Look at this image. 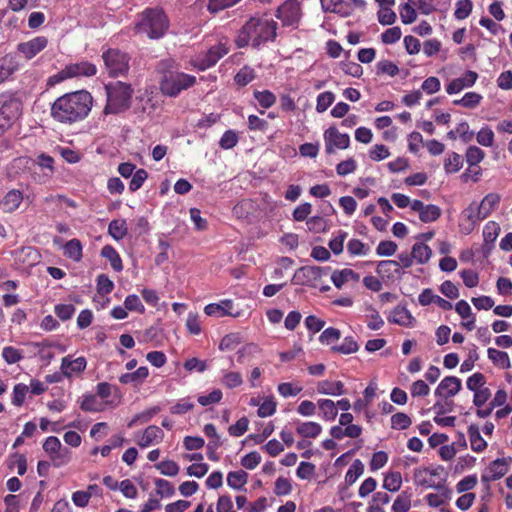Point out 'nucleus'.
<instances>
[{"mask_svg":"<svg viewBox=\"0 0 512 512\" xmlns=\"http://www.w3.org/2000/svg\"><path fill=\"white\" fill-rule=\"evenodd\" d=\"M93 105V98L86 90L67 93L58 97L51 106V117L61 124L71 125L85 119Z\"/></svg>","mask_w":512,"mask_h":512,"instance_id":"1","label":"nucleus"},{"mask_svg":"<svg viewBox=\"0 0 512 512\" xmlns=\"http://www.w3.org/2000/svg\"><path fill=\"white\" fill-rule=\"evenodd\" d=\"M277 23L264 17L250 18L239 31L235 43L238 48H243L252 44L254 48H259L267 41H273L276 38Z\"/></svg>","mask_w":512,"mask_h":512,"instance_id":"2","label":"nucleus"},{"mask_svg":"<svg viewBox=\"0 0 512 512\" xmlns=\"http://www.w3.org/2000/svg\"><path fill=\"white\" fill-rule=\"evenodd\" d=\"M502 196L497 192H490L480 202H471L461 212L460 228L464 233H470L482 219L489 218L501 205Z\"/></svg>","mask_w":512,"mask_h":512,"instance_id":"3","label":"nucleus"},{"mask_svg":"<svg viewBox=\"0 0 512 512\" xmlns=\"http://www.w3.org/2000/svg\"><path fill=\"white\" fill-rule=\"evenodd\" d=\"M157 72L161 74L160 89L163 94L176 96L182 90L191 87L195 83V77L178 72L175 62L171 59H165L158 63Z\"/></svg>","mask_w":512,"mask_h":512,"instance_id":"4","label":"nucleus"},{"mask_svg":"<svg viewBox=\"0 0 512 512\" xmlns=\"http://www.w3.org/2000/svg\"><path fill=\"white\" fill-rule=\"evenodd\" d=\"M105 90L107 94L105 114H118L129 109L133 94V89L129 84L117 81L107 84Z\"/></svg>","mask_w":512,"mask_h":512,"instance_id":"5","label":"nucleus"},{"mask_svg":"<svg viewBox=\"0 0 512 512\" xmlns=\"http://www.w3.org/2000/svg\"><path fill=\"white\" fill-rule=\"evenodd\" d=\"M169 27V21L162 9H146L142 14V20L136 28L139 33L146 34L151 39L161 38Z\"/></svg>","mask_w":512,"mask_h":512,"instance_id":"6","label":"nucleus"},{"mask_svg":"<svg viewBox=\"0 0 512 512\" xmlns=\"http://www.w3.org/2000/svg\"><path fill=\"white\" fill-rule=\"evenodd\" d=\"M466 387L473 393L475 407H483L489 401L492 392L486 385V376L481 372H475L466 380Z\"/></svg>","mask_w":512,"mask_h":512,"instance_id":"7","label":"nucleus"},{"mask_svg":"<svg viewBox=\"0 0 512 512\" xmlns=\"http://www.w3.org/2000/svg\"><path fill=\"white\" fill-rule=\"evenodd\" d=\"M102 58L112 77L123 75L129 69V57L118 49H108L102 54Z\"/></svg>","mask_w":512,"mask_h":512,"instance_id":"8","label":"nucleus"},{"mask_svg":"<svg viewBox=\"0 0 512 512\" xmlns=\"http://www.w3.org/2000/svg\"><path fill=\"white\" fill-rule=\"evenodd\" d=\"M330 272V267L318 266H304L296 270L292 281L296 285H307L316 287L317 281L322 276H327Z\"/></svg>","mask_w":512,"mask_h":512,"instance_id":"9","label":"nucleus"},{"mask_svg":"<svg viewBox=\"0 0 512 512\" xmlns=\"http://www.w3.org/2000/svg\"><path fill=\"white\" fill-rule=\"evenodd\" d=\"M1 103L0 118H3V123H0V128L4 131L10 127L13 121L18 119L21 114L22 104L16 98H10Z\"/></svg>","mask_w":512,"mask_h":512,"instance_id":"10","label":"nucleus"},{"mask_svg":"<svg viewBox=\"0 0 512 512\" xmlns=\"http://www.w3.org/2000/svg\"><path fill=\"white\" fill-rule=\"evenodd\" d=\"M97 72V68L94 64L88 61H82L78 63H72L67 65L64 69H62L58 74L59 80H64L66 78L72 77H80L86 76L90 77L95 75Z\"/></svg>","mask_w":512,"mask_h":512,"instance_id":"11","label":"nucleus"},{"mask_svg":"<svg viewBox=\"0 0 512 512\" xmlns=\"http://www.w3.org/2000/svg\"><path fill=\"white\" fill-rule=\"evenodd\" d=\"M324 137L327 153H332L335 149H345L350 144L349 134L337 127L328 128L325 131Z\"/></svg>","mask_w":512,"mask_h":512,"instance_id":"12","label":"nucleus"},{"mask_svg":"<svg viewBox=\"0 0 512 512\" xmlns=\"http://www.w3.org/2000/svg\"><path fill=\"white\" fill-rule=\"evenodd\" d=\"M462 388L461 379L457 376H445L434 390L435 397H444L446 399H452Z\"/></svg>","mask_w":512,"mask_h":512,"instance_id":"13","label":"nucleus"},{"mask_svg":"<svg viewBox=\"0 0 512 512\" xmlns=\"http://www.w3.org/2000/svg\"><path fill=\"white\" fill-rule=\"evenodd\" d=\"M412 211L418 213L420 220L423 223H432V221H437L439 217H441L442 211L438 205L434 204H424L423 201H419V199H415L411 204Z\"/></svg>","mask_w":512,"mask_h":512,"instance_id":"14","label":"nucleus"},{"mask_svg":"<svg viewBox=\"0 0 512 512\" xmlns=\"http://www.w3.org/2000/svg\"><path fill=\"white\" fill-rule=\"evenodd\" d=\"M277 17L284 25H293L300 18V4L298 0H287L277 10Z\"/></svg>","mask_w":512,"mask_h":512,"instance_id":"15","label":"nucleus"},{"mask_svg":"<svg viewBox=\"0 0 512 512\" xmlns=\"http://www.w3.org/2000/svg\"><path fill=\"white\" fill-rule=\"evenodd\" d=\"M511 461L507 458H497L490 462L481 475L483 481L499 480L503 475L507 474Z\"/></svg>","mask_w":512,"mask_h":512,"instance_id":"16","label":"nucleus"},{"mask_svg":"<svg viewBox=\"0 0 512 512\" xmlns=\"http://www.w3.org/2000/svg\"><path fill=\"white\" fill-rule=\"evenodd\" d=\"M478 79V73L476 71H466L461 77L453 79L446 85V91L448 95H454V93L462 92L467 87L474 86Z\"/></svg>","mask_w":512,"mask_h":512,"instance_id":"17","label":"nucleus"},{"mask_svg":"<svg viewBox=\"0 0 512 512\" xmlns=\"http://www.w3.org/2000/svg\"><path fill=\"white\" fill-rule=\"evenodd\" d=\"M229 49L224 45L219 43L218 45L212 46L206 54L198 59V68L200 70H205L213 65H215L223 56L228 54Z\"/></svg>","mask_w":512,"mask_h":512,"instance_id":"18","label":"nucleus"},{"mask_svg":"<svg viewBox=\"0 0 512 512\" xmlns=\"http://www.w3.org/2000/svg\"><path fill=\"white\" fill-rule=\"evenodd\" d=\"M378 5L377 20L381 25H394L397 14L393 10L396 0H375Z\"/></svg>","mask_w":512,"mask_h":512,"instance_id":"19","label":"nucleus"},{"mask_svg":"<svg viewBox=\"0 0 512 512\" xmlns=\"http://www.w3.org/2000/svg\"><path fill=\"white\" fill-rule=\"evenodd\" d=\"M454 308L462 318L461 326L469 331L474 330V328H476V316L473 313L470 303L466 302V300H458Z\"/></svg>","mask_w":512,"mask_h":512,"instance_id":"20","label":"nucleus"},{"mask_svg":"<svg viewBox=\"0 0 512 512\" xmlns=\"http://www.w3.org/2000/svg\"><path fill=\"white\" fill-rule=\"evenodd\" d=\"M438 474L437 468L418 467L414 470V482L417 486L435 487V477Z\"/></svg>","mask_w":512,"mask_h":512,"instance_id":"21","label":"nucleus"},{"mask_svg":"<svg viewBox=\"0 0 512 512\" xmlns=\"http://www.w3.org/2000/svg\"><path fill=\"white\" fill-rule=\"evenodd\" d=\"M387 320L403 327H413L415 325V317L405 306H395L387 316Z\"/></svg>","mask_w":512,"mask_h":512,"instance_id":"22","label":"nucleus"},{"mask_svg":"<svg viewBox=\"0 0 512 512\" xmlns=\"http://www.w3.org/2000/svg\"><path fill=\"white\" fill-rule=\"evenodd\" d=\"M47 39L45 37H36L28 42L20 43L18 51L23 54L26 59H32L40 51L47 46Z\"/></svg>","mask_w":512,"mask_h":512,"instance_id":"23","label":"nucleus"},{"mask_svg":"<svg viewBox=\"0 0 512 512\" xmlns=\"http://www.w3.org/2000/svg\"><path fill=\"white\" fill-rule=\"evenodd\" d=\"M376 271L383 279H395L401 275V266L397 260H381Z\"/></svg>","mask_w":512,"mask_h":512,"instance_id":"24","label":"nucleus"},{"mask_svg":"<svg viewBox=\"0 0 512 512\" xmlns=\"http://www.w3.org/2000/svg\"><path fill=\"white\" fill-rule=\"evenodd\" d=\"M164 437L163 431L155 425L148 426L139 437L137 444L140 447H148L150 444L159 443Z\"/></svg>","mask_w":512,"mask_h":512,"instance_id":"25","label":"nucleus"},{"mask_svg":"<svg viewBox=\"0 0 512 512\" xmlns=\"http://www.w3.org/2000/svg\"><path fill=\"white\" fill-rule=\"evenodd\" d=\"M23 201V194L17 189H12L6 193L0 202L3 211L6 213L14 212Z\"/></svg>","mask_w":512,"mask_h":512,"instance_id":"26","label":"nucleus"},{"mask_svg":"<svg viewBox=\"0 0 512 512\" xmlns=\"http://www.w3.org/2000/svg\"><path fill=\"white\" fill-rule=\"evenodd\" d=\"M86 359L78 357L71 360L69 356L64 357L61 363V370L64 376L70 377L73 373L82 372L86 368Z\"/></svg>","mask_w":512,"mask_h":512,"instance_id":"27","label":"nucleus"},{"mask_svg":"<svg viewBox=\"0 0 512 512\" xmlns=\"http://www.w3.org/2000/svg\"><path fill=\"white\" fill-rule=\"evenodd\" d=\"M467 434L473 451L480 453V451H484L487 448L488 443L483 439L476 425H470Z\"/></svg>","mask_w":512,"mask_h":512,"instance_id":"28","label":"nucleus"},{"mask_svg":"<svg viewBox=\"0 0 512 512\" xmlns=\"http://www.w3.org/2000/svg\"><path fill=\"white\" fill-rule=\"evenodd\" d=\"M433 251L429 245L424 242H416L412 247L413 261L416 260L419 264H425L432 257Z\"/></svg>","mask_w":512,"mask_h":512,"instance_id":"29","label":"nucleus"},{"mask_svg":"<svg viewBox=\"0 0 512 512\" xmlns=\"http://www.w3.org/2000/svg\"><path fill=\"white\" fill-rule=\"evenodd\" d=\"M487 352L490 361H492V363L496 365V367H511V360L508 352L501 351V349L497 348H488Z\"/></svg>","mask_w":512,"mask_h":512,"instance_id":"30","label":"nucleus"},{"mask_svg":"<svg viewBox=\"0 0 512 512\" xmlns=\"http://www.w3.org/2000/svg\"><path fill=\"white\" fill-rule=\"evenodd\" d=\"M402 481L400 471H387L383 478V487L389 492H398L402 487Z\"/></svg>","mask_w":512,"mask_h":512,"instance_id":"31","label":"nucleus"},{"mask_svg":"<svg viewBox=\"0 0 512 512\" xmlns=\"http://www.w3.org/2000/svg\"><path fill=\"white\" fill-rule=\"evenodd\" d=\"M17 69L15 57L7 54L0 58V83L6 80Z\"/></svg>","mask_w":512,"mask_h":512,"instance_id":"32","label":"nucleus"},{"mask_svg":"<svg viewBox=\"0 0 512 512\" xmlns=\"http://www.w3.org/2000/svg\"><path fill=\"white\" fill-rule=\"evenodd\" d=\"M412 507V495L409 492H401L391 505V512H408Z\"/></svg>","mask_w":512,"mask_h":512,"instance_id":"33","label":"nucleus"},{"mask_svg":"<svg viewBox=\"0 0 512 512\" xmlns=\"http://www.w3.org/2000/svg\"><path fill=\"white\" fill-rule=\"evenodd\" d=\"M107 402L98 401L96 395H86L81 402L80 408L87 412H101L105 410Z\"/></svg>","mask_w":512,"mask_h":512,"instance_id":"34","label":"nucleus"},{"mask_svg":"<svg viewBox=\"0 0 512 512\" xmlns=\"http://www.w3.org/2000/svg\"><path fill=\"white\" fill-rule=\"evenodd\" d=\"M149 371L145 366L139 367L136 371L132 373H126L120 376L119 381L122 384L129 383H141L144 379L148 377Z\"/></svg>","mask_w":512,"mask_h":512,"instance_id":"35","label":"nucleus"},{"mask_svg":"<svg viewBox=\"0 0 512 512\" xmlns=\"http://www.w3.org/2000/svg\"><path fill=\"white\" fill-rule=\"evenodd\" d=\"M501 233V226L495 220L485 223L483 228V241L485 243H494Z\"/></svg>","mask_w":512,"mask_h":512,"instance_id":"36","label":"nucleus"},{"mask_svg":"<svg viewBox=\"0 0 512 512\" xmlns=\"http://www.w3.org/2000/svg\"><path fill=\"white\" fill-rule=\"evenodd\" d=\"M321 430L322 427L315 422L300 423L296 428L297 433L305 438H315L320 434Z\"/></svg>","mask_w":512,"mask_h":512,"instance_id":"37","label":"nucleus"},{"mask_svg":"<svg viewBox=\"0 0 512 512\" xmlns=\"http://www.w3.org/2000/svg\"><path fill=\"white\" fill-rule=\"evenodd\" d=\"M476 140L483 147H493L495 144V132L490 126H482L476 134Z\"/></svg>","mask_w":512,"mask_h":512,"instance_id":"38","label":"nucleus"},{"mask_svg":"<svg viewBox=\"0 0 512 512\" xmlns=\"http://www.w3.org/2000/svg\"><path fill=\"white\" fill-rule=\"evenodd\" d=\"M247 480L248 474L243 470L229 472L227 476V484L235 490L242 489Z\"/></svg>","mask_w":512,"mask_h":512,"instance_id":"39","label":"nucleus"},{"mask_svg":"<svg viewBox=\"0 0 512 512\" xmlns=\"http://www.w3.org/2000/svg\"><path fill=\"white\" fill-rule=\"evenodd\" d=\"M463 167V158L459 153H448L444 159V168L446 172L453 173L458 172V170Z\"/></svg>","mask_w":512,"mask_h":512,"instance_id":"40","label":"nucleus"},{"mask_svg":"<svg viewBox=\"0 0 512 512\" xmlns=\"http://www.w3.org/2000/svg\"><path fill=\"white\" fill-rule=\"evenodd\" d=\"M101 255L110 261L115 271H121L123 269L121 258L112 246H104L101 250Z\"/></svg>","mask_w":512,"mask_h":512,"instance_id":"41","label":"nucleus"},{"mask_svg":"<svg viewBox=\"0 0 512 512\" xmlns=\"http://www.w3.org/2000/svg\"><path fill=\"white\" fill-rule=\"evenodd\" d=\"M398 10L402 23L409 25V23L415 22L417 18V11L411 3L399 4Z\"/></svg>","mask_w":512,"mask_h":512,"instance_id":"42","label":"nucleus"},{"mask_svg":"<svg viewBox=\"0 0 512 512\" xmlns=\"http://www.w3.org/2000/svg\"><path fill=\"white\" fill-rule=\"evenodd\" d=\"M64 254L74 261H79L82 258L81 242L78 239L68 241L64 246Z\"/></svg>","mask_w":512,"mask_h":512,"instance_id":"43","label":"nucleus"},{"mask_svg":"<svg viewBox=\"0 0 512 512\" xmlns=\"http://www.w3.org/2000/svg\"><path fill=\"white\" fill-rule=\"evenodd\" d=\"M317 390L322 394L341 395L343 393V384L340 381H322L318 383Z\"/></svg>","mask_w":512,"mask_h":512,"instance_id":"44","label":"nucleus"},{"mask_svg":"<svg viewBox=\"0 0 512 512\" xmlns=\"http://www.w3.org/2000/svg\"><path fill=\"white\" fill-rule=\"evenodd\" d=\"M482 95L477 92H467L459 100H454V105H461L465 108H476L482 101Z\"/></svg>","mask_w":512,"mask_h":512,"instance_id":"45","label":"nucleus"},{"mask_svg":"<svg viewBox=\"0 0 512 512\" xmlns=\"http://www.w3.org/2000/svg\"><path fill=\"white\" fill-rule=\"evenodd\" d=\"M127 224L125 220H113L110 222L108 227L109 234L115 240L123 239L127 234Z\"/></svg>","mask_w":512,"mask_h":512,"instance_id":"46","label":"nucleus"},{"mask_svg":"<svg viewBox=\"0 0 512 512\" xmlns=\"http://www.w3.org/2000/svg\"><path fill=\"white\" fill-rule=\"evenodd\" d=\"M472 8L473 3L471 0H458L455 3L454 17L459 20L466 19V17L470 16Z\"/></svg>","mask_w":512,"mask_h":512,"instance_id":"47","label":"nucleus"},{"mask_svg":"<svg viewBox=\"0 0 512 512\" xmlns=\"http://www.w3.org/2000/svg\"><path fill=\"white\" fill-rule=\"evenodd\" d=\"M436 402L432 405V410L435 413V416H440V414L450 413L454 409L453 400H447L445 397H436Z\"/></svg>","mask_w":512,"mask_h":512,"instance_id":"48","label":"nucleus"},{"mask_svg":"<svg viewBox=\"0 0 512 512\" xmlns=\"http://www.w3.org/2000/svg\"><path fill=\"white\" fill-rule=\"evenodd\" d=\"M412 424L411 416L407 413L398 412L391 416V427L393 429H406Z\"/></svg>","mask_w":512,"mask_h":512,"instance_id":"49","label":"nucleus"},{"mask_svg":"<svg viewBox=\"0 0 512 512\" xmlns=\"http://www.w3.org/2000/svg\"><path fill=\"white\" fill-rule=\"evenodd\" d=\"M242 341L239 333H231L224 336L219 344L221 351H230L236 348Z\"/></svg>","mask_w":512,"mask_h":512,"instance_id":"50","label":"nucleus"},{"mask_svg":"<svg viewBox=\"0 0 512 512\" xmlns=\"http://www.w3.org/2000/svg\"><path fill=\"white\" fill-rule=\"evenodd\" d=\"M259 352L260 348L256 344H247L237 351V361L239 363H244Z\"/></svg>","mask_w":512,"mask_h":512,"instance_id":"51","label":"nucleus"},{"mask_svg":"<svg viewBox=\"0 0 512 512\" xmlns=\"http://www.w3.org/2000/svg\"><path fill=\"white\" fill-rule=\"evenodd\" d=\"M352 278V269L335 270L331 274V280L336 288H341Z\"/></svg>","mask_w":512,"mask_h":512,"instance_id":"52","label":"nucleus"},{"mask_svg":"<svg viewBox=\"0 0 512 512\" xmlns=\"http://www.w3.org/2000/svg\"><path fill=\"white\" fill-rule=\"evenodd\" d=\"M377 73L378 74H387L390 77H394L399 72L398 65L394 64L392 61H388V59H383L376 63Z\"/></svg>","mask_w":512,"mask_h":512,"instance_id":"53","label":"nucleus"},{"mask_svg":"<svg viewBox=\"0 0 512 512\" xmlns=\"http://www.w3.org/2000/svg\"><path fill=\"white\" fill-rule=\"evenodd\" d=\"M431 391L430 386L423 379L414 381L410 387L412 397H427Z\"/></svg>","mask_w":512,"mask_h":512,"instance_id":"54","label":"nucleus"},{"mask_svg":"<svg viewBox=\"0 0 512 512\" xmlns=\"http://www.w3.org/2000/svg\"><path fill=\"white\" fill-rule=\"evenodd\" d=\"M50 458H51L52 464L55 467H61L63 465H66L70 461L71 451L68 448L63 447L56 453H53L52 455H50Z\"/></svg>","mask_w":512,"mask_h":512,"instance_id":"55","label":"nucleus"},{"mask_svg":"<svg viewBox=\"0 0 512 512\" xmlns=\"http://www.w3.org/2000/svg\"><path fill=\"white\" fill-rule=\"evenodd\" d=\"M254 97L263 108H270L276 102V96L268 90L255 91Z\"/></svg>","mask_w":512,"mask_h":512,"instance_id":"56","label":"nucleus"},{"mask_svg":"<svg viewBox=\"0 0 512 512\" xmlns=\"http://www.w3.org/2000/svg\"><path fill=\"white\" fill-rule=\"evenodd\" d=\"M318 404L324 418L330 420L336 417L338 411L335 403L332 400L323 399L320 400Z\"/></svg>","mask_w":512,"mask_h":512,"instance_id":"57","label":"nucleus"},{"mask_svg":"<svg viewBox=\"0 0 512 512\" xmlns=\"http://www.w3.org/2000/svg\"><path fill=\"white\" fill-rule=\"evenodd\" d=\"M390 155V150L384 144H375L368 150V156L372 160H384Z\"/></svg>","mask_w":512,"mask_h":512,"instance_id":"58","label":"nucleus"},{"mask_svg":"<svg viewBox=\"0 0 512 512\" xmlns=\"http://www.w3.org/2000/svg\"><path fill=\"white\" fill-rule=\"evenodd\" d=\"M477 483L478 477L476 476V474H471L470 476L463 477V479L459 480L458 483H456V490L459 493H468L469 490L474 489Z\"/></svg>","mask_w":512,"mask_h":512,"instance_id":"59","label":"nucleus"},{"mask_svg":"<svg viewBox=\"0 0 512 512\" xmlns=\"http://www.w3.org/2000/svg\"><path fill=\"white\" fill-rule=\"evenodd\" d=\"M484 155L485 153L483 152L482 149H480V147L470 146L466 151L467 163L470 166L478 165V163H480V161L484 159Z\"/></svg>","mask_w":512,"mask_h":512,"instance_id":"60","label":"nucleus"},{"mask_svg":"<svg viewBox=\"0 0 512 512\" xmlns=\"http://www.w3.org/2000/svg\"><path fill=\"white\" fill-rule=\"evenodd\" d=\"M156 468L161 472V474L170 477L176 476L179 472L178 464L172 460L162 461L156 464Z\"/></svg>","mask_w":512,"mask_h":512,"instance_id":"61","label":"nucleus"},{"mask_svg":"<svg viewBox=\"0 0 512 512\" xmlns=\"http://www.w3.org/2000/svg\"><path fill=\"white\" fill-rule=\"evenodd\" d=\"M255 78V72L252 68L245 66L236 75L235 82L240 86H246Z\"/></svg>","mask_w":512,"mask_h":512,"instance_id":"62","label":"nucleus"},{"mask_svg":"<svg viewBox=\"0 0 512 512\" xmlns=\"http://www.w3.org/2000/svg\"><path fill=\"white\" fill-rule=\"evenodd\" d=\"M402 37V30L400 27H391L382 32L381 40L385 44H394Z\"/></svg>","mask_w":512,"mask_h":512,"instance_id":"63","label":"nucleus"},{"mask_svg":"<svg viewBox=\"0 0 512 512\" xmlns=\"http://www.w3.org/2000/svg\"><path fill=\"white\" fill-rule=\"evenodd\" d=\"M306 225L309 231L314 233H320L325 231L326 229V221L321 216H313L308 218L306 221Z\"/></svg>","mask_w":512,"mask_h":512,"instance_id":"64","label":"nucleus"}]
</instances>
